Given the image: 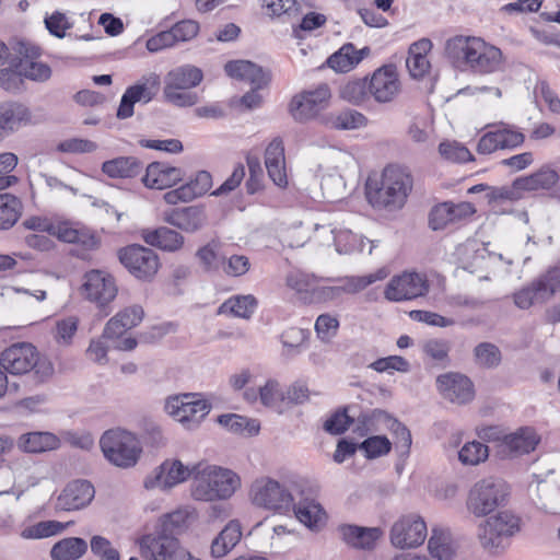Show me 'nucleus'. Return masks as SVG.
<instances>
[{
	"instance_id": "1a4fd4ad",
	"label": "nucleus",
	"mask_w": 560,
	"mask_h": 560,
	"mask_svg": "<svg viewBox=\"0 0 560 560\" xmlns=\"http://www.w3.org/2000/svg\"><path fill=\"white\" fill-rule=\"evenodd\" d=\"M311 242L322 247H334L338 254L361 253L366 244L370 245L368 253H372V242L351 230L332 224H315Z\"/></svg>"
},
{
	"instance_id": "0eeeda50",
	"label": "nucleus",
	"mask_w": 560,
	"mask_h": 560,
	"mask_svg": "<svg viewBox=\"0 0 560 560\" xmlns=\"http://www.w3.org/2000/svg\"><path fill=\"white\" fill-rule=\"evenodd\" d=\"M100 446L105 458L120 468L135 466L142 453L136 434L120 428L105 431L100 439Z\"/></svg>"
},
{
	"instance_id": "423d86ee",
	"label": "nucleus",
	"mask_w": 560,
	"mask_h": 560,
	"mask_svg": "<svg viewBox=\"0 0 560 560\" xmlns=\"http://www.w3.org/2000/svg\"><path fill=\"white\" fill-rule=\"evenodd\" d=\"M510 494L509 485L495 477L477 481L469 490L466 508L476 517L491 515L497 509L506 504Z\"/></svg>"
},
{
	"instance_id": "680f3d73",
	"label": "nucleus",
	"mask_w": 560,
	"mask_h": 560,
	"mask_svg": "<svg viewBox=\"0 0 560 560\" xmlns=\"http://www.w3.org/2000/svg\"><path fill=\"white\" fill-rule=\"evenodd\" d=\"M23 80L21 67L13 66L11 57L9 67L0 69V88L11 93H18L22 90Z\"/></svg>"
},
{
	"instance_id": "b1692460",
	"label": "nucleus",
	"mask_w": 560,
	"mask_h": 560,
	"mask_svg": "<svg viewBox=\"0 0 560 560\" xmlns=\"http://www.w3.org/2000/svg\"><path fill=\"white\" fill-rule=\"evenodd\" d=\"M15 485V498L19 500L31 488L39 485L42 480L39 467L28 457L20 456L10 460Z\"/></svg>"
},
{
	"instance_id": "de8ad7c7",
	"label": "nucleus",
	"mask_w": 560,
	"mask_h": 560,
	"mask_svg": "<svg viewBox=\"0 0 560 560\" xmlns=\"http://www.w3.org/2000/svg\"><path fill=\"white\" fill-rule=\"evenodd\" d=\"M23 212V203L12 194H0V230L11 229Z\"/></svg>"
},
{
	"instance_id": "8fccbe9b",
	"label": "nucleus",
	"mask_w": 560,
	"mask_h": 560,
	"mask_svg": "<svg viewBox=\"0 0 560 560\" xmlns=\"http://www.w3.org/2000/svg\"><path fill=\"white\" fill-rule=\"evenodd\" d=\"M218 422L232 433L246 434L249 436L257 434L260 429L257 420L248 419L236 413L221 415L218 418Z\"/></svg>"
},
{
	"instance_id": "9d476101",
	"label": "nucleus",
	"mask_w": 560,
	"mask_h": 560,
	"mask_svg": "<svg viewBox=\"0 0 560 560\" xmlns=\"http://www.w3.org/2000/svg\"><path fill=\"white\" fill-rule=\"evenodd\" d=\"M211 406L198 394H179L165 399L164 410L187 430L197 429L210 412Z\"/></svg>"
},
{
	"instance_id": "5701e85b",
	"label": "nucleus",
	"mask_w": 560,
	"mask_h": 560,
	"mask_svg": "<svg viewBox=\"0 0 560 560\" xmlns=\"http://www.w3.org/2000/svg\"><path fill=\"white\" fill-rule=\"evenodd\" d=\"M95 495L93 485L88 480H73L69 482L56 501V508L61 511H77L88 506Z\"/></svg>"
},
{
	"instance_id": "4d7b16f0",
	"label": "nucleus",
	"mask_w": 560,
	"mask_h": 560,
	"mask_svg": "<svg viewBox=\"0 0 560 560\" xmlns=\"http://www.w3.org/2000/svg\"><path fill=\"white\" fill-rule=\"evenodd\" d=\"M190 514L185 510H177L170 514H166L161 520V533H165L166 535H172L176 537V535L185 532L189 526Z\"/></svg>"
},
{
	"instance_id": "3c124183",
	"label": "nucleus",
	"mask_w": 560,
	"mask_h": 560,
	"mask_svg": "<svg viewBox=\"0 0 560 560\" xmlns=\"http://www.w3.org/2000/svg\"><path fill=\"white\" fill-rule=\"evenodd\" d=\"M257 300L254 295H236L230 298L222 306V312H230L235 317L248 319L255 312Z\"/></svg>"
},
{
	"instance_id": "ea45409f",
	"label": "nucleus",
	"mask_w": 560,
	"mask_h": 560,
	"mask_svg": "<svg viewBox=\"0 0 560 560\" xmlns=\"http://www.w3.org/2000/svg\"><path fill=\"white\" fill-rule=\"evenodd\" d=\"M59 446V438L50 432H28L18 440V447L25 453H43L57 450Z\"/></svg>"
},
{
	"instance_id": "774afa93",
	"label": "nucleus",
	"mask_w": 560,
	"mask_h": 560,
	"mask_svg": "<svg viewBox=\"0 0 560 560\" xmlns=\"http://www.w3.org/2000/svg\"><path fill=\"white\" fill-rule=\"evenodd\" d=\"M495 131L500 150L514 149L521 145L525 140V136L521 131L505 124L498 125Z\"/></svg>"
},
{
	"instance_id": "4468645a",
	"label": "nucleus",
	"mask_w": 560,
	"mask_h": 560,
	"mask_svg": "<svg viewBox=\"0 0 560 560\" xmlns=\"http://www.w3.org/2000/svg\"><path fill=\"white\" fill-rule=\"evenodd\" d=\"M430 289L427 277L418 272H402L393 277L384 290V296L392 302H402L424 296Z\"/></svg>"
},
{
	"instance_id": "c03bdc74",
	"label": "nucleus",
	"mask_w": 560,
	"mask_h": 560,
	"mask_svg": "<svg viewBox=\"0 0 560 560\" xmlns=\"http://www.w3.org/2000/svg\"><path fill=\"white\" fill-rule=\"evenodd\" d=\"M366 118L357 110H343L340 113H329L320 117V124L337 130H349L360 128L365 125Z\"/></svg>"
},
{
	"instance_id": "39448f33",
	"label": "nucleus",
	"mask_w": 560,
	"mask_h": 560,
	"mask_svg": "<svg viewBox=\"0 0 560 560\" xmlns=\"http://www.w3.org/2000/svg\"><path fill=\"white\" fill-rule=\"evenodd\" d=\"M0 365L12 375L33 372L39 380L54 373L51 362L31 342H16L5 348L0 354Z\"/></svg>"
},
{
	"instance_id": "0e129e2a",
	"label": "nucleus",
	"mask_w": 560,
	"mask_h": 560,
	"mask_svg": "<svg viewBox=\"0 0 560 560\" xmlns=\"http://www.w3.org/2000/svg\"><path fill=\"white\" fill-rule=\"evenodd\" d=\"M546 301L560 291V267H552L534 280Z\"/></svg>"
},
{
	"instance_id": "49530a36",
	"label": "nucleus",
	"mask_w": 560,
	"mask_h": 560,
	"mask_svg": "<svg viewBox=\"0 0 560 560\" xmlns=\"http://www.w3.org/2000/svg\"><path fill=\"white\" fill-rule=\"evenodd\" d=\"M88 550V544L84 539L69 537L56 542L51 548L52 560H77Z\"/></svg>"
},
{
	"instance_id": "6e6552de",
	"label": "nucleus",
	"mask_w": 560,
	"mask_h": 560,
	"mask_svg": "<svg viewBox=\"0 0 560 560\" xmlns=\"http://www.w3.org/2000/svg\"><path fill=\"white\" fill-rule=\"evenodd\" d=\"M248 500L259 509L278 514H288L293 506V494L289 488L266 475L252 481L248 489Z\"/></svg>"
},
{
	"instance_id": "7ed1b4c3",
	"label": "nucleus",
	"mask_w": 560,
	"mask_h": 560,
	"mask_svg": "<svg viewBox=\"0 0 560 560\" xmlns=\"http://www.w3.org/2000/svg\"><path fill=\"white\" fill-rule=\"evenodd\" d=\"M195 470L190 493L197 501L226 500L241 487L240 476L229 468L200 462L195 464Z\"/></svg>"
},
{
	"instance_id": "c9c22d12",
	"label": "nucleus",
	"mask_w": 560,
	"mask_h": 560,
	"mask_svg": "<svg viewBox=\"0 0 560 560\" xmlns=\"http://www.w3.org/2000/svg\"><path fill=\"white\" fill-rule=\"evenodd\" d=\"M342 539L354 548L371 549L378 540L383 530L378 527H360L355 525H342L339 528Z\"/></svg>"
},
{
	"instance_id": "f704fd0d",
	"label": "nucleus",
	"mask_w": 560,
	"mask_h": 560,
	"mask_svg": "<svg viewBox=\"0 0 560 560\" xmlns=\"http://www.w3.org/2000/svg\"><path fill=\"white\" fill-rule=\"evenodd\" d=\"M142 237L147 244L165 252L179 250L185 243V237L179 232L166 226L143 230Z\"/></svg>"
},
{
	"instance_id": "37998d69",
	"label": "nucleus",
	"mask_w": 560,
	"mask_h": 560,
	"mask_svg": "<svg viewBox=\"0 0 560 560\" xmlns=\"http://www.w3.org/2000/svg\"><path fill=\"white\" fill-rule=\"evenodd\" d=\"M141 168V163L133 156H119L102 164V172L110 178H132Z\"/></svg>"
},
{
	"instance_id": "4be33fe9",
	"label": "nucleus",
	"mask_w": 560,
	"mask_h": 560,
	"mask_svg": "<svg viewBox=\"0 0 560 560\" xmlns=\"http://www.w3.org/2000/svg\"><path fill=\"white\" fill-rule=\"evenodd\" d=\"M163 221L185 233L192 234L207 225L208 215L205 207L194 205L165 210Z\"/></svg>"
},
{
	"instance_id": "2f4dec72",
	"label": "nucleus",
	"mask_w": 560,
	"mask_h": 560,
	"mask_svg": "<svg viewBox=\"0 0 560 560\" xmlns=\"http://www.w3.org/2000/svg\"><path fill=\"white\" fill-rule=\"evenodd\" d=\"M370 55V48L357 49L351 43L342 45L326 61L327 66L336 72L346 73L354 69L365 57Z\"/></svg>"
},
{
	"instance_id": "f3484780",
	"label": "nucleus",
	"mask_w": 560,
	"mask_h": 560,
	"mask_svg": "<svg viewBox=\"0 0 560 560\" xmlns=\"http://www.w3.org/2000/svg\"><path fill=\"white\" fill-rule=\"evenodd\" d=\"M139 545L144 560H179L184 556L178 539L161 532L142 536Z\"/></svg>"
},
{
	"instance_id": "cd10ccee",
	"label": "nucleus",
	"mask_w": 560,
	"mask_h": 560,
	"mask_svg": "<svg viewBox=\"0 0 560 560\" xmlns=\"http://www.w3.org/2000/svg\"><path fill=\"white\" fill-rule=\"evenodd\" d=\"M361 427L358 428L361 434L372 430L374 422H385L388 429L396 435L402 447L409 450L411 445L410 431L398 420L392 418L383 410H373L371 413H363L358 418Z\"/></svg>"
},
{
	"instance_id": "58836bf2",
	"label": "nucleus",
	"mask_w": 560,
	"mask_h": 560,
	"mask_svg": "<svg viewBox=\"0 0 560 560\" xmlns=\"http://www.w3.org/2000/svg\"><path fill=\"white\" fill-rule=\"evenodd\" d=\"M202 71L190 65H185L171 70L164 78V88L188 90L197 86L202 81Z\"/></svg>"
},
{
	"instance_id": "052dcab7",
	"label": "nucleus",
	"mask_w": 560,
	"mask_h": 560,
	"mask_svg": "<svg viewBox=\"0 0 560 560\" xmlns=\"http://www.w3.org/2000/svg\"><path fill=\"white\" fill-rule=\"evenodd\" d=\"M79 319L75 316H69L58 319L52 329V336L57 345L67 347L72 342L77 334Z\"/></svg>"
},
{
	"instance_id": "7c9ffc66",
	"label": "nucleus",
	"mask_w": 560,
	"mask_h": 560,
	"mask_svg": "<svg viewBox=\"0 0 560 560\" xmlns=\"http://www.w3.org/2000/svg\"><path fill=\"white\" fill-rule=\"evenodd\" d=\"M265 166L270 179L279 187L288 184L284 147L280 139H273L265 152Z\"/></svg>"
},
{
	"instance_id": "412c9836",
	"label": "nucleus",
	"mask_w": 560,
	"mask_h": 560,
	"mask_svg": "<svg viewBox=\"0 0 560 560\" xmlns=\"http://www.w3.org/2000/svg\"><path fill=\"white\" fill-rule=\"evenodd\" d=\"M436 387L441 396L452 404L466 405L475 397L472 382L460 373L448 372L439 375Z\"/></svg>"
},
{
	"instance_id": "338daca9",
	"label": "nucleus",
	"mask_w": 560,
	"mask_h": 560,
	"mask_svg": "<svg viewBox=\"0 0 560 560\" xmlns=\"http://www.w3.org/2000/svg\"><path fill=\"white\" fill-rule=\"evenodd\" d=\"M439 152L445 160L455 163H465L474 160L470 151L463 144L455 141H445L440 143Z\"/></svg>"
},
{
	"instance_id": "9b49d317",
	"label": "nucleus",
	"mask_w": 560,
	"mask_h": 560,
	"mask_svg": "<svg viewBox=\"0 0 560 560\" xmlns=\"http://www.w3.org/2000/svg\"><path fill=\"white\" fill-rule=\"evenodd\" d=\"M331 90L327 83H320L315 88L303 90L294 95L290 103V112L293 118L300 122L318 119L324 115L331 101Z\"/></svg>"
},
{
	"instance_id": "79ce46f5",
	"label": "nucleus",
	"mask_w": 560,
	"mask_h": 560,
	"mask_svg": "<svg viewBox=\"0 0 560 560\" xmlns=\"http://www.w3.org/2000/svg\"><path fill=\"white\" fill-rule=\"evenodd\" d=\"M559 180V174L549 166H542L529 176L520 177L514 187L522 190L550 189Z\"/></svg>"
},
{
	"instance_id": "aec40b11",
	"label": "nucleus",
	"mask_w": 560,
	"mask_h": 560,
	"mask_svg": "<svg viewBox=\"0 0 560 560\" xmlns=\"http://www.w3.org/2000/svg\"><path fill=\"white\" fill-rule=\"evenodd\" d=\"M401 91V82L394 65L376 69L369 82V92L378 104L392 103Z\"/></svg>"
},
{
	"instance_id": "473e14b6",
	"label": "nucleus",
	"mask_w": 560,
	"mask_h": 560,
	"mask_svg": "<svg viewBox=\"0 0 560 560\" xmlns=\"http://www.w3.org/2000/svg\"><path fill=\"white\" fill-rule=\"evenodd\" d=\"M31 120L32 113L25 104L7 102L0 105V128L4 130V135L16 131Z\"/></svg>"
},
{
	"instance_id": "bb28decb",
	"label": "nucleus",
	"mask_w": 560,
	"mask_h": 560,
	"mask_svg": "<svg viewBox=\"0 0 560 560\" xmlns=\"http://www.w3.org/2000/svg\"><path fill=\"white\" fill-rule=\"evenodd\" d=\"M224 70L230 78L248 82L255 89H261L270 80L268 71L249 60L229 61L224 66Z\"/></svg>"
},
{
	"instance_id": "864d4df0",
	"label": "nucleus",
	"mask_w": 560,
	"mask_h": 560,
	"mask_svg": "<svg viewBox=\"0 0 560 560\" xmlns=\"http://www.w3.org/2000/svg\"><path fill=\"white\" fill-rule=\"evenodd\" d=\"M70 523L43 521L23 529L21 536L25 539L48 538L62 533Z\"/></svg>"
},
{
	"instance_id": "5fc2aeb1",
	"label": "nucleus",
	"mask_w": 560,
	"mask_h": 560,
	"mask_svg": "<svg viewBox=\"0 0 560 560\" xmlns=\"http://www.w3.org/2000/svg\"><path fill=\"white\" fill-rule=\"evenodd\" d=\"M339 95L342 100L353 105L364 103L371 96L368 80L357 79L347 82L340 88Z\"/></svg>"
},
{
	"instance_id": "72a5a7b5",
	"label": "nucleus",
	"mask_w": 560,
	"mask_h": 560,
	"mask_svg": "<svg viewBox=\"0 0 560 560\" xmlns=\"http://www.w3.org/2000/svg\"><path fill=\"white\" fill-rule=\"evenodd\" d=\"M291 511L295 517L311 530H318L326 523V512L314 499L304 498L298 503L293 501Z\"/></svg>"
},
{
	"instance_id": "393cba45",
	"label": "nucleus",
	"mask_w": 560,
	"mask_h": 560,
	"mask_svg": "<svg viewBox=\"0 0 560 560\" xmlns=\"http://www.w3.org/2000/svg\"><path fill=\"white\" fill-rule=\"evenodd\" d=\"M144 316L140 305H131L119 311L105 325L102 338L115 340L121 338L126 331L138 326Z\"/></svg>"
},
{
	"instance_id": "6ab92c4d",
	"label": "nucleus",
	"mask_w": 560,
	"mask_h": 560,
	"mask_svg": "<svg viewBox=\"0 0 560 560\" xmlns=\"http://www.w3.org/2000/svg\"><path fill=\"white\" fill-rule=\"evenodd\" d=\"M427 525L418 515H406L394 523L390 529V542L399 549L416 548L427 538Z\"/></svg>"
},
{
	"instance_id": "c756f323",
	"label": "nucleus",
	"mask_w": 560,
	"mask_h": 560,
	"mask_svg": "<svg viewBox=\"0 0 560 560\" xmlns=\"http://www.w3.org/2000/svg\"><path fill=\"white\" fill-rule=\"evenodd\" d=\"M387 277V271L385 269H380L376 272L358 276V277H349L345 280L343 284L340 287H324L319 290V294L325 299H336L340 296L342 293L354 294L358 293L370 284L383 280Z\"/></svg>"
},
{
	"instance_id": "dca6fc26",
	"label": "nucleus",
	"mask_w": 560,
	"mask_h": 560,
	"mask_svg": "<svg viewBox=\"0 0 560 560\" xmlns=\"http://www.w3.org/2000/svg\"><path fill=\"white\" fill-rule=\"evenodd\" d=\"M195 474V464L188 466L184 465L178 459H166L145 478L144 487L149 490H167L186 481L190 477L194 479Z\"/></svg>"
},
{
	"instance_id": "a19ab883",
	"label": "nucleus",
	"mask_w": 560,
	"mask_h": 560,
	"mask_svg": "<svg viewBox=\"0 0 560 560\" xmlns=\"http://www.w3.org/2000/svg\"><path fill=\"white\" fill-rule=\"evenodd\" d=\"M241 537V524L237 521L229 522L212 540L211 555L214 558H222L226 556L238 544Z\"/></svg>"
},
{
	"instance_id": "f03ea898",
	"label": "nucleus",
	"mask_w": 560,
	"mask_h": 560,
	"mask_svg": "<svg viewBox=\"0 0 560 560\" xmlns=\"http://www.w3.org/2000/svg\"><path fill=\"white\" fill-rule=\"evenodd\" d=\"M412 188V179L405 168L389 165L381 175L370 176L365 185L369 202L378 209H400Z\"/></svg>"
},
{
	"instance_id": "f8f14e48",
	"label": "nucleus",
	"mask_w": 560,
	"mask_h": 560,
	"mask_svg": "<svg viewBox=\"0 0 560 560\" xmlns=\"http://www.w3.org/2000/svg\"><path fill=\"white\" fill-rule=\"evenodd\" d=\"M13 51L12 65L21 67V73L24 79L35 82H46L51 77V68L49 65L38 60L42 49L35 44L27 40H16L12 44Z\"/></svg>"
},
{
	"instance_id": "603ef678",
	"label": "nucleus",
	"mask_w": 560,
	"mask_h": 560,
	"mask_svg": "<svg viewBox=\"0 0 560 560\" xmlns=\"http://www.w3.org/2000/svg\"><path fill=\"white\" fill-rule=\"evenodd\" d=\"M474 358L477 365L495 369L502 361V352L497 345L485 341L474 348Z\"/></svg>"
},
{
	"instance_id": "2eb2a0df",
	"label": "nucleus",
	"mask_w": 560,
	"mask_h": 560,
	"mask_svg": "<svg viewBox=\"0 0 560 560\" xmlns=\"http://www.w3.org/2000/svg\"><path fill=\"white\" fill-rule=\"evenodd\" d=\"M118 293L115 278L104 270L93 269L83 277L82 294L98 307L108 305Z\"/></svg>"
},
{
	"instance_id": "a211bd4d",
	"label": "nucleus",
	"mask_w": 560,
	"mask_h": 560,
	"mask_svg": "<svg viewBox=\"0 0 560 560\" xmlns=\"http://www.w3.org/2000/svg\"><path fill=\"white\" fill-rule=\"evenodd\" d=\"M553 471H548L542 478L535 474L528 486V495L533 503L548 514H560V488L556 486Z\"/></svg>"
},
{
	"instance_id": "a18cd8bd",
	"label": "nucleus",
	"mask_w": 560,
	"mask_h": 560,
	"mask_svg": "<svg viewBox=\"0 0 560 560\" xmlns=\"http://www.w3.org/2000/svg\"><path fill=\"white\" fill-rule=\"evenodd\" d=\"M540 438L533 428H521L505 438V445L517 455L528 454L534 451Z\"/></svg>"
},
{
	"instance_id": "20e7f679",
	"label": "nucleus",
	"mask_w": 560,
	"mask_h": 560,
	"mask_svg": "<svg viewBox=\"0 0 560 560\" xmlns=\"http://www.w3.org/2000/svg\"><path fill=\"white\" fill-rule=\"evenodd\" d=\"M521 530V518L511 511L488 515L477 527L481 549L490 556H501Z\"/></svg>"
},
{
	"instance_id": "f257e3e1",
	"label": "nucleus",
	"mask_w": 560,
	"mask_h": 560,
	"mask_svg": "<svg viewBox=\"0 0 560 560\" xmlns=\"http://www.w3.org/2000/svg\"><path fill=\"white\" fill-rule=\"evenodd\" d=\"M447 59L458 69L476 74H491L503 69L504 57L500 48L481 37L457 35L445 43Z\"/></svg>"
},
{
	"instance_id": "e2e57ef3",
	"label": "nucleus",
	"mask_w": 560,
	"mask_h": 560,
	"mask_svg": "<svg viewBox=\"0 0 560 560\" xmlns=\"http://www.w3.org/2000/svg\"><path fill=\"white\" fill-rule=\"evenodd\" d=\"M284 399V393L276 380H268L264 386L259 387V400L265 407L277 409Z\"/></svg>"
},
{
	"instance_id": "09e8293b",
	"label": "nucleus",
	"mask_w": 560,
	"mask_h": 560,
	"mask_svg": "<svg viewBox=\"0 0 560 560\" xmlns=\"http://www.w3.org/2000/svg\"><path fill=\"white\" fill-rule=\"evenodd\" d=\"M266 14L271 19L292 21L299 18L300 4L296 0H259Z\"/></svg>"
},
{
	"instance_id": "a878e982",
	"label": "nucleus",
	"mask_w": 560,
	"mask_h": 560,
	"mask_svg": "<svg viewBox=\"0 0 560 560\" xmlns=\"http://www.w3.org/2000/svg\"><path fill=\"white\" fill-rule=\"evenodd\" d=\"M182 168L164 162H152L148 165L142 183L150 189H165L183 179Z\"/></svg>"
},
{
	"instance_id": "69168bd1",
	"label": "nucleus",
	"mask_w": 560,
	"mask_h": 560,
	"mask_svg": "<svg viewBox=\"0 0 560 560\" xmlns=\"http://www.w3.org/2000/svg\"><path fill=\"white\" fill-rule=\"evenodd\" d=\"M324 196L330 201L341 199L346 195V183L340 174L334 173L324 176L320 182Z\"/></svg>"
},
{
	"instance_id": "bf43d9fd",
	"label": "nucleus",
	"mask_w": 560,
	"mask_h": 560,
	"mask_svg": "<svg viewBox=\"0 0 560 560\" xmlns=\"http://www.w3.org/2000/svg\"><path fill=\"white\" fill-rule=\"evenodd\" d=\"M488 456V446L479 441L467 442L458 452L459 462L469 466H476L485 462Z\"/></svg>"
},
{
	"instance_id": "c85d7f7f",
	"label": "nucleus",
	"mask_w": 560,
	"mask_h": 560,
	"mask_svg": "<svg viewBox=\"0 0 560 560\" xmlns=\"http://www.w3.org/2000/svg\"><path fill=\"white\" fill-rule=\"evenodd\" d=\"M159 82L158 78L153 77L151 85H149V81L145 83H139L135 84L132 86H129L120 101L118 110H117V117L120 119L129 118L133 115V106L136 103H149L154 94L155 91L153 89H156Z\"/></svg>"
},
{
	"instance_id": "e433bc0d",
	"label": "nucleus",
	"mask_w": 560,
	"mask_h": 560,
	"mask_svg": "<svg viewBox=\"0 0 560 560\" xmlns=\"http://www.w3.org/2000/svg\"><path fill=\"white\" fill-rule=\"evenodd\" d=\"M432 43L428 38H422L409 47L406 67L413 79H420L425 75L430 69L428 52L431 50Z\"/></svg>"
},
{
	"instance_id": "13d9d810",
	"label": "nucleus",
	"mask_w": 560,
	"mask_h": 560,
	"mask_svg": "<svg viewBox=\"0 0 560 560\" xmlns=\"http://www.w3.org/2000/svg\"><path fill=\"white\" fill-rule=\"evenodd\" d=\"M513 302L517 308L528 310L537 303L546 302V299L533 280L530 283L513 293Z\"/></svg>"
},
{
	"instance_id": "4c0bfd02",
	"label": "nucleus",
	"mask_w": 560,
	"mask_h": 560,
	"mask_svg": "<svg viewBox=\"0 0 560 560\" xmlns=\"http://www.w3.org/2000/svg\"><path fill=\"white\" fill-rule=\"evenodd\" d=\"M430 555L436 560H454L458 545L447 529L433 528L428 541Z\"/></svg>"
},
{
	"instance_id": "6e6d98bb",
	"label": "nucleus",
	"mask_w": 560,
	"mask_h": 560,
	"mask_svg": "<svg viewBox=\"0 0 560 560\" xmlns=\"http://www.w3.org/2000/svg\"><path fill=\"white\" fill-rule=\"evenodd\" d=\"M196 257L206 271H218L222 268V260L224 258L220 255V243L218 241H211L200 247L196 253Z\"/></svg>"
},
{
	"instance_id": "ddd939ff",
	"label": "nucleus",
	"mask_w": 560,
	"mask_h": 560,
	"mask_svg": "<svg viewBox=\"0 0 560 560\" xmlns=\"http://www.w3.org/2000/svg\"><path fill=\"white\" fill-rule=\"evenodd\" d=\"M118 259L139 280H151L160 268L158 254L153 249L138 244L120 248Z\"/></svg>"
}]
</instances>
